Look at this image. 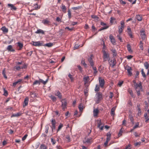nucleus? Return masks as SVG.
<instances>
[{"label":"nucleus","mask_w":149,"mask_h":149,"mask_svg":"<svg viewBox=\"0 0 149 149\" xmlns=\"http://www.w3.org/2000/svg\"><path fill=\"white\" fill-rule=\"evenodd\" d=\"M81 63L85 67H86V66L87 64L86 63L85 61L84 60H82L81 61Z\"/></svg>","instance_id":"nucleus-52"},{"label":"nucleus","mask_w":149,"mask_h":149,"mask_svg":"<svg viewBox=\"0 0 149 149\" xmlns=\"http://www.w3.org/2000/svg\"><path fill=\"white\" fill-rule=\"evenodd\" d=\"M116 109L115 107H113L111 110V116H113L115 114V111Z\"/></svg>","instance_id":"nucleus-27"},{"label":"nucleus","mask_w":149,"mask_h":149,"mask_svg":"<svg viewBox=\"0 0 149 149\" xmlns=\"http://www.w3.org/2000/svg\"><path fill=\"white\" fill-rule=\"evenodd\" d=\"M109 38L111 43L113 45H116V41L113 36L111 35H110L109 36Z\"/></svg>","instance_id":"nucleus-10"},{"label":"nucleus","mask_w":149,"mask_h":149,"mask_svg":"<svg viewBox=\"0 0 149 149\" xmlns=\"http://www.w3.org/2000/svg\"><path fill=\"white\" fill-rule=\"evenodd\" d=\"M31 96V97L33 98H34L36 97H37V95L36 93H33V92H31L30 93Z\"/></svg>","instance_id":"nucleus-38"},{"label":"nucleus","mask_w":149,"mask_h":149,"mask_svg":"<svg viewBox=\"0 0 149 149\" xmlns=\"http://www.w3.org/2000/svg\"><path fill=\"white\" fill-rule=\"evenodd\" d=\"M110 19V22L111 23H112L113 22V21L115 20V19L113 17H111Z\"/></svg>","instance_id":"nucleus-57"},{"label":"nucleus","mask_w":149,"mask_h":149,"mask_svg":"<svg viewBox=\"0 0 149 149\" xmlns=\"http://www.w3.org/2000/svg\"><path fill=\"white\" fill-rule=\"evenodd\" d=\"M89 79V77L87 76L86 77H85L84 78V81L85 82H86Z\"/></svg>","instance_id":"nucleus-60"},{"label":"nucleus","mask_w":149,"mask_h":149,"mask_svg":"<svg viewBox=\"0 0 149 149\" xmlns=\"http://www.w3.org/2000/svg\"><path fill=\"white\" fill-rule=\"evenodd\" d=\"M117 37L118 38V39H119L120 41V42H122V40L121 37L120 36V35H118L117 36Z\"/></svg>","instance_id":"nucleus-53"},{"label":"nucleus","mask_w":149,"mask_h":149,"mask_svg":"<svg viewBox=\"0 0 149 149\" xmlns=\"http://www.w3.org/2000/svg\"><path fill=\"white\" fill-rule=\"evenodd\" d=\"M129 118L130 119L131 122L132 123V124H134V121L132 115L131 114H130L129 115Z\"/></svg>","instance_id":"nucleus-29"},{"label":"nucleus","mask_w":149,"mask_h":149,"mask_svg":"<svg viewBox=\"0 0 149 149\" xmlns=\"http://www.w3.org/2000/svg\"><path fill=\"white\" fill-rule=\"evenodd\" d=\"M62 107V109H65L66 108L67 105V101L65 99H64L61 100Z\"/></svg>","instance_id":"nucleus-5"},{"label":"nucleus","mask_w":149,"mask_h":149,"mask_svg":"<svg viewBox=\"0 0 149 149\" xmlns=\"http://www.w3.org/2000/svg\"><path fill=\"white\" fill-rule=\"evenodd\" d=\"M120 3L123 5H125L126 3L125 2L123 1L122 0H120Z\"/></svg>","instance_id":"nucleus-63"},{"label":"nucleus","mask_w":149,"mask_h":149,"mask_svg":"<svg viewBox=\"0 0 149 149\" xmlns=\"http://www.w3.org/2000/svg\"><path fill=\"white\" fill-rule=\"evenodd\" d=\"M100 86L96 84L95 88V91L96 92H98L100 90Z\"/></svg>","instance_id":"nucleus-32"},{"label":"nucleus","mask_w":149,"mask_h":149,"mask_svg":"<svg viewBox=\"0 0 149 149\" xmlns=\"http://www.w3.org/2000/svg\"><path fill=\"white\" fill-rule=\"evenodd\" d=\"M102 51L103 52V58L104 61H106L109 59V55L108 53L104 49H102Z\"/></svg>","instance_id":"nucleus-2"},{"label":"nucleus","mask_w":149,"mask_h":149,"mask_svg":"<svg viewBox=\"0 0 149 149\" xmlns=\"http://www.w3.org/2000/svg\"><path fill=\"white\" fill-rule=\"evenodd\" d=\"M136 18L139 21H141L142 20V17L140 15H137L136 16Z\"/></svg>","instance_id":"nucleus-28"},{"label":"nucleus","mask_w":149,"mask_h":149,"mask_svg":"<svg viewBox=\"0 0 149 149\" xmlns=\"http://www.w3.org/2000/svg\"><path fill=\"white\" fill-rule=\"evenodd\" d=\"M144 117L145 119H146V122L147 121L149 120V116H148V114L147 113H146L144 115Z\"/></svg>","instance_id":"nucleus-33"},{"label":"nucleus","mask_w":149,"mask_h":149,"mask_svg":"<svg viewBox=\"0 0 149 149\" xmlns=\"http://www.w3.org/2000/svg\"><path fill=\"white\" fill-rule=\"evenodd\" d=\"M109 27V26L107 25H105L103 27H102L100 29L99 31H101L104 29H107Z\"/></svg>","instance_id":"nucleus-39"},{"label":"nucleus","mask_w":149,"mask_h":149,"mask_svg":"<svg viewBox=\"0 0 149 149\" xmlns=\"http://www.w3.org/2000/svg\"><path fill=\"white\" fill-rule=\"evenodd\" d=\"M55 95L58 96L59 98L61 99L62 98V95L59 91H58L55 94Z\"/></svg>","instance_id":"nucleus-30"},{"label":"nucleus","mask_w":149,"mask_h":149,"mask_svg":"<svg viewBox=\"0 0 149 149\" xmlns=\"http://www.w3.org/2000/svg\"><path fill=\"white\" fill-rule=\"evenodd\" d=\"M29 99L28 97H26L24 100L23 107H25L27 105L28 103Z\"/></svg>","instance_id":"nucleus-16"},{"label":"nucleus","mask_w":149,"mask_h":149,"mask_svg":"<svg viewBox=\"0 0 149 149\" xmlns=\"http://www.w3.org/2000/svg\"><path fill=\"white\" fill-rule=\"evenodd\" d=\"M142 89V87L141 88L139 87L137 88V89H136L135 90L137 92V93L138 96H139L140 95V92L141 91Z\"/></svg>","instance_id":"nucleus-20"},{"label":"nucleus","mask_w":149,"mask_h":149,"mask_svg":"<svg viewBox=\"0 0 149 149\" xmlns=\"http://www.w3.org/2000/svg\"><path fill=\"white\" fill-rule=\"evenodd\" d=\"M125 69L127 70L128 75L130 76H131L132 75V69L131 67L128 65H127Z\"/></svg>","instance_id":"nucleus-6"},{"label":"nucleus","mask_w":149,"mask_h":149,"mask_svg":"<svg viewBox=\"0 0 149 149\" xmlns=\"http://www.w3.org/2000/svg\"><path fill=\"white\" fill-rule=\"evenodd\" d=\"M40 84L39 80H35L33 83V85H35L36 84Z\"/></svg>","instance_id":"nucleus-48"},{"label":"nucleus","mask_w":149,"mask_h":149,"mask_svg":"<svg viewBox=\"0 0 149 149\" xmlns=\"http://www.w3.org/2000/svg\"><path fill=\"white\" fill-rule=\"evenodd\" d=\"M22 113L20 112L17 113L15 114H12L11 116V117H17L21 115Z\"/></svg>","instance_id":"nucleus-24"},{"label":"nucleus","mask_w":149,"mask_h":149,"mask_svg":"<svg viewBox=\"0 0 149 149\" xmlns=\"http://www.w3.org/2000/svg\"><path fill=\"white\" fill-rule=\"evenodd\" d=\"M8 7L10 8V9L12 10H16L17 8L13 4L8 3L7 5Z\"/></svg>","instance_id":"nucleus-9"},{"label":"nucleus","mask_w":149,"mask_h":149,"mask_svg":"<svg viewBox=\"0 0 149 149\" xmlns=\"http://www.w3.org/2000/svg\"><path fill=\"white\" fill-rule=\"evenodd\" d=\"M139 123H136L135 126L133 127L134 128V129H136L138 127H139Z\"/></svg>","instance_id":"nucleus-61"},{"label":"nucleus","mask_w":149,"mask_h":149,"mask_svg":"<svg viewBox=\"0 0 149 149\" xmlns=\"http://www.w3.org/2000/svg\"><path fill=\"white\" fill-rule=\"evenodd\" d=\"M111 51L113 56H116L117 54L116 50L115 49H112Z\"/></svg>","instance_id":"nucleus-31"},{"label":"nucleus","mask_w":149,"mask_h":149,"mask_svg":"<svg viewBox=\"0 0 149 149\" xmlns=\"http://www.w3.org/2000/svg\"><path fill=\"white\" fill-rule=\"evenodd\" d=\"M61 8L63 13H65L66 12V7L63 3L61 4Z\"/></svg>","instance_id":"nucleus-15"},{"label":"nucleus","mask_w":149,"mask_h":149,"mask_svg":"<svg viewBox=\"0 0 149 149\" xmlns=\"http://www.w3.org/2000/svg\"><path fill=\"white\" fill-rule=\"evenodd\" d=\"M79 110L80 111H81L83 109V106L81 104H80L79 106Z\"/></svg>","instance_id":"nucleus-50"},{"label":"nucleus","mask_w":149,"mask_h":149,"mask_svg":"<svg viewBox=\"0 0 149 149\" xmlns=\"http://www.w3.org/2000/svg\"><path fill=\"white\" fill-rule=\"evenodd\" d=\"M17 44L18 47L19 48L18 49L19 50H20L23 47V44L20 42H17Z\"/></svg>","instance_id":"nucleus-23"},{"label":"nucleus","mask_w":149,"mask_h":149,"mask_svg":"<svg viewBox=\"0 0 149 149\" xmlns=\"http://www.w3.org/2000/svg\"><path fill=\"white\" fill-rule=\"evenodd\" d=\"M48 79H47L46 80V81H44L41 79H39L40 83H41L44 85L45 84L47 83L48 81Z\"/></svg>","instance_id":"nucleus-26"},{"label":"nucleus","mask_w":149,"mask_h":149,"mask_svg":"<svg viewBox=\"0 0 149 149\" xmlns=\"http://www.w3.org/2000/svg\"><path fill=\"white\" fill-rule=\"evenodd\" d=\"M7 50L9 51L14 52L15 51V50L13 49V46L11 45H8L7 48Z\"/></svg>","instance_id":"nucleus-14"},{"label":"nucleus","mask_w":149,"mask_h":149,"mask_svg":"<svg viewBox=\"0 0 149 149\" xmlns=\"http://www.w3.org/2000/svg\"><path fill=\"white\" fill-rule=\"evenodd\" d=\"M84 142H86L88 143H89L91 144L92 142V141L91 140V139H88L86 141Z\"/></svg>","instance_id":"nucleus-36"},{"label":"nucleus","mask_w":149,"mask_h":149,"mask_svg":"<svg viewBox=\"0 0 149 149\" xmlns=\"http://www.w3.org/2000/svg\"><path fill=\"white\" fill-rule=\"evenodd\" d=\"M102 94L100 92L97 93L95 95V101L96 102V103L98 104L100 101L102 99Z\"/></svg>","instance_id":"nucleus-1"},{"label":"nucleus","mask_w":149,"mask_h":149,"mask_svg":"<svg viewBox=\"0 0 149 149\" xmlns=\"http://www.w3.org/2000/svg\"><path fill=\"white\" fill-rule=\"evenodd\" d=\"M91 17L94 19L95 20H97L98 19V17L96 16L95 15H92L91 16Z\"/></svg>","instance_id":"nucleus-44"},{"label":"nucleus","mask_w":149,"mask_h":149,"mask_svg":"<svg viewBox=\"0 0 149 149\" xmlns=\"http://www.w3.org/2000/svg\"><path fill=\"white\" fill-rule=\"evenodd\" d=\"M2 73L5 78L7 79V76H6V71L5 70V69H4L3 70Z\"/></svg>","instance_id":"nucleus-35"},{"label":"nucleus","mask_w":149,"mask_h":149,"mask_svg":"<svg viewBox=\"0 0 149 149\" xmlns=\"http://www.w3.org/2000/svg\"><path fill=\"white\" fill-rule=\"evenodd\" d=\"M99 82L100 86L103 88L105 84V81L104 79L99 77Z\"/></svg>","instance_id":"nucleus-4"},{"label":"nucleus","mask_w":149,"mask_h":149,"mask_svg":"<svg viewBox=\"0 0 149 149\" xmlns=\"http://www.w3.org/2000/svg\"><path fill=\"white\" fill-rule=\"evenodd\" d=\"M42 22L45 25L49 24L50 22V21L46 19H43L42 21Z\"/></svg>","instance_id":"nucleus-21"},{"label":"nucleus","mask_w":149,"mask_h":149,"mask_svg":"<svg viewBox=\"0 0 149 149\" xmlns=\"http://www.w3.org/2000/svg\"><path fill=\"white\" fill-rule=\"evenodd\" d=\"M65 29H68L69 31H71L73 30V28H70L68 26H67L65 27Z\"/></svg>","instance_id":"nucleus-59"},{"label":"nucleus","mask_w":149,"mask_h":149,"mask_svg":"<svg viewBox=\"0 0 149 149\" xmlns=\"http://www.w3.org/2000/svg\"><path fill=\"white\" fill-rule=\"evenodd\" d=\"M51 99L54 101H55L56 100V98L54 96H51L50 97Z\"/></svg>","instance_id":"nucleus-55"},{"label":"nucleus","mask_w":149,"mask_h":149,"mask_svg":"<svg viewBox=\"0 0 149 149\" xmlns=\"http://www.w3.org/2000/svg\"><path fill=\"white\" fill-rule=\"evenodd\" d=\"M53 45V43L51 42L47 43L45 44V46L48 47H50L52 46Z\"/></svg>","instance_id":"nucleus-34"},{"label":"nucleus","mask_w":149,"mask_h":149,"mask_svg":"<svg viewBox=\"0 0 149 149\" xmlns=\"http://www.w3.org/2000/svg\"><path fill=\"white\" fill-rule=\"evenodd\" d=\"M111 134L110 132H108L107 134L106 140L109 141L111 139Z\"/></svg>","instance_id":"nucleus-18"},{"label":"nucleus","mask_w":149,"mask_h":149,"mask_svg":"<svg viewBox=\"0 0 149 149\" xmlns=\"http://www.w3.org/2000/svg\"><path fill=\"white\" fill-rule=\"evenodd\" d=\"M88 60L91 65V66H93L94 65V62L92 58V56L88 58Z\"/></svg>","instance_id":"nucleus-13"},{"label":"nucleus","mask_w":149,"mask_h":149,"mask_svg":"<svg viewBox=\"0 0 149 149\" xmlns=\"http://www.w3.org/2000/svg\"><path fill=\"white\" fill-rule=\"evenodd\" d=\"M93 116L95 117H96L97 116V115L99 113V110L98 109H94L93 110Z\"/></svg>","instance_id":"nucleus-11"},{"label":"nucleus","mask_w":149,"mask_h":149,"mask_svg":"<svg viewBox=\"0 0 149 149\" xmlns=\"http://www.w3.org/2000/svg\"><path fill=\"white\" fill-rule=\"evenodd\" d=\"M92 67L94 70V74H96L97 72V69L95 67H94L93 66Z\"/></svg>","instance_id":"nucleus-41"},{"label":"nucleus","mask_w":149,"mask_h":149,"mask_svg":"<svg viewBox=\"0 0 149 149\" xmlns=\"http://www.w3.org/2000/svg\"><path fill=\"white\" fill-rule=\"evenodd\" d=\"M127 47L128 50L130 52H131L132 51V50L130 45V44H127Z\"/></svg>","instance_id":"nucleus-45"},{"label":"nucleus","mask_w":149,"mask_h":149,"mask_svg":"<svg viewBox=\"0 0 149 149\" xmlns=\"http://www.w3.org/2000/svg\"><path fill=\"white\" fill-rule=\"evenodd\" d=\"M140 32L141 38L143 40H145L146 39V32L143 29H142L140 31Z\"/></svg>","instance_id":"nucleus-3"},{"label":"nucleus","mask_w":149,"mask_h":149,"mask_svg":"<svg viewBox=\"0 0 149 149\" xmlns=\"http://www.w3.org/2000/svg\"><path fill=\"white\" fill-rule=\"evenodd\" d=\"M63 124L61 123L59 125V126H58V129H57V132H58L62 128V127H63Z\"/></svg>","instance_id":"nucleus-42"},{"label":"nucleus","mask_w":149,"mask_h":149,"mask_svg":"<svg viewBox=\"0 0 149 149\" xmlns=\"http://www.w3.org/2000/svg\"><path fill=\"white\" fill-rule=\"evenodd\" d=\"M123 83V81H119L118 83V85L120 87L122 86Z\"/></svg>","instance_id":"nucleus-64"},{"label":"nucleus","mask_w":149,"mask_h":149,"mask_svg":"<svg viewBox=\"0 0 149 149\" xmlns=\"http://www.w3.org/2000/svg\"><path fill=\"white\" fill-rule=\"evenodd\" d=\"M134 88L135 89H137L139 87H140L141 88L142 87V84L141 82H140L138 84H135V85H134Z\"/></svg>","instance_id":"nucleus-17"},{"label":"nucleus","mask_w":149,"mask_h":149,"mask_svg":"<svg viewBox=\"0 0 149 149\" xmlns=\"http://www.w3.org/2000/svg\"><path fill=\"white\" fill-rule=\"evenodd\" d=\"M123 27H122V26L120 27H119L118 28V32L119 33H121L123 31Z\"/></svg>","instance_id":"nucleus-46"},{"label":"nucleus","mask_w":149,"mask_h":149,"mask_svg":"<svg viewBox=\"0 0 149 149\" xmlns=\"http://www.w3.org/2000/svg\"><path fill=\"white\" fill-rule=\"evenodd\" d=\"M28 136V135L26 134H25L22 138V141H24V140L25 139H26V138H27V136Z\"/></svg>","instance_id":"nucleus-62"},{"label":"nucleus","mask_w":149,"mask_h":149,"mask_svg":"<svg viewBox=\"0 0 149 149\" xmlns=\"http://www.w3.org/2000/svg\"><path fill=\"white\" fill-rule=\"evenodd\" d=\"M143 69H141V74H142V75L143 76V77H146V75L145 74V73L144 72V71H143Z\"/></svg>","instance_id":"nucleus-37"},{"label":"nucleus","mask_w":149,"mask_h":149,"mask_svg":"<svg viewBox=\"0 0 149 149\" xmlns=\"http://www.w3.org/2000/svg\"><path fill=\"white\" fill-rule=\"evenodd\" d=\"M97 126L101 130L103 129L104 125L102 123L100 120H97Z\"/></svg>","instance_id":"nucleus-7"},{"label":"nucleus","mask_w":149,"mask_h":149,"mask_svg":"<svg viewBox=\"0 0 149 149\" xmlns=\"http://www.w3.org/2000/svg\"><path fill=\"white\" fill-rule=\"evenodd\" d=\"M131 146L130 144H128L126 147L124 149H131Z\"/></svg>","instance_id":"nucleus-56"},{"label":"nucleus","mask_w":149,"mask_h":149,"mask_svg":"<svg viewBox=\"0 0 149 149\" xmlns=\"http://www.w3.org/2000/svg\"><path fill=\"white\" fill-rule=\"evenodd\" d=\"M123 128H121L120 130V131L118 134V136L119 137H120L122 135V134L123 132V130H122Z\"/></svg>","instance_id":"nucleus-40"},{"label":"nucleus","mask_w":149,"mask_h":149,"mask_svg":"<svg viewBox=\"0 0 149 149\" xmlns=\"http://www.w3.org/2000/svg\"><path fill=\"white\" fill-rule=\"evenodd\" d=\"M40 148L41 149H46L47 148L44 144H42L40 146Z\"/></svg>","instance_id":"nucleus-43"},{"label":"nucleus","mask_w":149,"mask_h":149,"mask_svg":"<svg viewBox=\"0 0 149 149\" xmlns=\"http://www.w3.org/2000/svg\"><path fill=\"white\" fill-rule=\"evenodd\" d=\"M68 76L70 79L71 81H72L73 80L74 78L73 77L72 75H71L70 74H69Z\"/></svg>","instance_id":"nucleus-49"},{"label":"nucleus","mask_w":149,"mask_h":149,"mask_svg":"<svg viewBox=\"0 0 149 149\" xmlns=\"http://www.w3.org/2000/svg\"><path fill=\"white\" fill-rule=\"evenodd\" d=\"M15 68L17 70H19L21 69V67L17 65L15 66Z\"/></svg>","instance_id":"nucleus-51"},{"label":"nucleus","mask_w":149,"mask_h":149,"mask_svg":"<svg viewBox=\"0 0 149 149\" xmlns=\"http://www.w3.org/2000/svg\"><path fill=\"white\" fill-rule=\"evenodd\" d=\"M68 15L69 19L71 18V12L70 9L68 10Z\"/></svg>","instance_id":"nucleus-47"},{"label":"nucleus","mask_w":149,"mask_h":149,"mask_svg":"<svg viewBox=\"0 0 149 149\" xmlns=\"http://www.w3.org/2000/svg\"><path fill=\"white\" fill-rule=\"evenodd\" d=\"M1 30L4 33H7L8 32V29L5 26H3Z\"/></svg>","instance_id":"nucleus-19"},{"label":"nucleus","mask_w":149,"mask_h":149,"mask_svg":"<svg viewBox=\"0 0 149 149\" xmlns=\"http://www.w3.org/2000/svg\"><path fill=\"white\" fill-rule=\"evenodd\" d=\"M35 33H41L43 34H45L44 31L41 29H38L37 31L35 32Z\"/></svg>","instance_id":"nucleus-25"},{"label":"nucleus","mask_w":149,"mask_h":149,"mask_svg":"<svg viewBox=\"0 0 149 149\" xmlns=\"http://www.w3.org/2000/svg\"><path fill=\"white\" fill-rule=\"evenodd\" d=\"M144 65L146 69H148L149 68L147 73V75H148L149 74V64L148 62H146L144 63Z\"/></svg>","instance_id":"nucleus-12"},{"label":"nucleus","mask_w":149,"mask_h":149,"mask_svg":"<svg viewBox=\"0 0 149 149\" xmlns=\"http://www.w3.org/2000/svg\"><path fill=\"white\" fill-rule=\"evenodd\" d=\"M108 62L110 66H111L112 67H113L116 64V61L115 59H113V60L109 59L108 60Z\"/></svg>","instance_id":"nucleus-8"},{"label":"nucleus","mask_w":149,"mask_h":149,"mask_svg":"<svg viewBox=\"0 0 149 149\" xmlns=\"http://www.w3.org/2000/svg\"><path fill=\"white\" fill-rule=\"evenodd\" d=\"M49 127L48 126H45V132L46 133H47L48 131L49 130Z\"/></svg>","instance_id":"nucleus-58"},{"label":"nucleus","mask_w":149,"mask_h":149,"mask_svg":"<svg viewBox=\"0 0 149 149\" xmlns=\"http://www.w3.org/2000/svg\"><path fill=\"white\" fill-rule=\"evenodd\" d=\"M33 45L35 46H40L42 45L40 41H38L36 42H33Z\"/></svg>","instance_id":"nucleus-22"},{"label":"nucleus","mask_w":149,"mask_h":149,"mask_svg":"<svg viewBox=\"0 0 149 149\" xmlns=\"http://www.w3.org/2000/svg\"><path fill=\"white\" fill-rule=\"evenodd\" d=\"M128 92L131 95V96L132 97H133L134 95H133V92H132V90H130V89L129 90Z\"/></svg>","instance_id":"nucleus-54"}]
</instances>
